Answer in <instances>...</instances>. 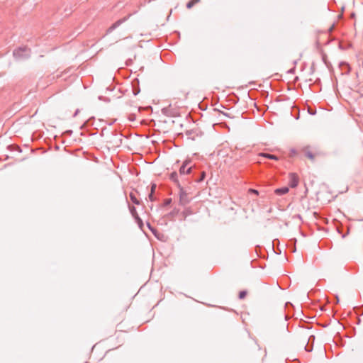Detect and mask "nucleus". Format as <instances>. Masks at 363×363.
Here are the masks:
<instances>
[{"instance_id": "nucleus-24", "label": "nucleus", "mask_w": 363, "mask_h": 363, "mask_svg": "<svg viewBox=\"0 0 363 363\" xmlns=\"http://www.w3.org/2000/svg\"><path fill=\"white\" fill-rule=\"evenodd\" d=\"M311 338H313V340H314V339H315V337H314V336H311V337H309V339H308V341L309 342V341L311 340Z\"/></svg>"}, {"instance_id": "nucleus-15", "label": "nucleus", "mask_w": 363, "mask_h": 363, "mask_svg": "<svg viewBox=\"0 0 363 363\" xmlns=\"http://www.w3.org/2000/svg\"><path fill=\"white\" fill-rule=\"evenodd\" d=\"M137 223L139 225L140 227H142L143 225L142 219L140 218V216H136L135 218H134Z\"/></svg>"}, {"instance_id": "nucleus-5", "label": "nucleus", "mask_w": 363, "mask_h": 363, "mask_svg": "<svg viewBox=\"0 0 363 363\" xmlns=\"http://www.w3.org/2000/svg\"><path fill=\"white\" fill-rule=\"evenodd\" d=\"M130 15L128 16H125L121 19H119L118 21H116L114 23H113L106 30V34L108 33H111L113 30H114L116 28H117L118 27H119L122 23H123L124 22H125L128 18H129Z\"/></svg>"}, {"instance_id": "nucleus-16", "label": "nucleus", "mask_w": 363, "mask_h": 363, "mask_svg": "<svg viewBox=\"0 0 363 363\" xmlns=\"http://www.w3.org/2000/svg\"><path fill=\"white\" fill-rule=\"evenodd\" d=\"M191 213V211H190V210H189V209H186V210H185V211H184L182 212V214H183V216H184V218H186V216H187L188 215H190Z\"/></svg>"}, {"instance_id": "nucleus-12", "label": "nucleus", "mask_w": 363, "mask_h": 363, "mask_svg": "<svg viewBox=\"0 0 363 363\" xmlns=\"http://www.w3.org/2000/svg\"><path fill=\"white\" fill-rule=\"evenodd\" d=\"M200 0H191L186 4L187 9H191L196 4L199 2Z\"/></svg>"}, {"instance_id": "nucleus-6", "label": "nucleus", "mask_w": 363, "mask_h": 363, "mask_svg": "<svg viewBox=\"0 0 363 363\" xmlns=\"http://www.w3.org/2000/svg\"><path fill=\"white\" fill-rule=\"evenodd\" d=\"M289 178V186L291 188L296 187L298 184V181H299L298 175L295 173H290Z\"/></svg>"}, {"instance_id": "nucleus-14", "label": "nucleus", "mask_w": 363, "mask_h": 363, "mask_svg": "<svg viewBox=\"0 0 363 363\" xmlns=\"http://www.w3.org/2000/svg\"><path fill=\"white\" fill-rule=\"evenodd\" d=\"M246 295H247L246 291H240L238 296H239L240 299H243L244 298H245Z\"/></svg>"}, {"instance_id": "nucleus-10", "label": "nucleus", "mask_w": 363, "mask_h": 363, "mask_svg": "<svg viewBox=\"0 0 363 363\" xmlns=\"http://www.w3.org/2000/svg\"><path fill=\"white\" fill-rule=\"evenodd\" d=\"M130 201L135 205L140 204V201L137 199L136 195L134 192H130L129 194Z\"/></svg>"}, {"instance_id": "nucleus-9", "label": "nucleus", "mask_w": 363, "mask_h": 363, "mask_svg": "<svg viewBox=\"0 0 363 363\" xmlns=\"http://www.w3.org/2000/svg\"><path fill=\"white\" fill-rule=\"evenodd\" d=\"M289 191V188L288 187H281V188H278L274 192L277 195H284V194H286V193H288Z\"/></svg>"}, {"instance_id": "nucleus-13", "label": "nucleus", "mask_w": 363, "mask_h": 363, "mask_svg": "<svg viewBox=\"0 0 363 363\" xmlns=\"http://www.w3.org/2000/svg\"><path fill=\"white\" fill-rule=\"evenodd\" d=\"M205 178H206V173H205V172H201L199 178L196 179V182H198V183L201 182H203L205 179Z\"/></svg>"}, {"instance_id": "nucleus-1", "label": "nucleus", "mask_w": 363, "mask_h": 363, "mask_svg": "<svg viewBox=\"0 0 363 363\" xmlns=\"http://www.w3.org/2000/svg\"><path fill=\"white\" fill-rule=\"evenodd\" d=\"M301 151L312 162H313L317 157L325 155V153L322 150H320L318 147L315 146H304L301 149Z\"/></svg>"}, {"instance_id": "nucleus-7", "label": "nucleus", "mask_w": 363, "mask_h": 363, "mask_svg": "<svg viewBox=\"0 0 363 363\" xmlns=\"http://www.w3.org/2000/svg\"><path fill=\"white\" fill-rule=\"evenodd\" d=\"M259 157L267 158L269 160H278L279 158L277 156L269 153L262 152L259 154Z\"/></svg>"}, {"instance_id": "nucleus-2", "label": "nucleus", "mask_w": 363, "mask_h": 363, "mask_svg": "<svg viewBox=\"0 0 363 363\" xmlns=\"http://www.w3.org/2000/svg\"><path fill=\"white\" fill-rule=\"evenodd\" d=\"M13 57L17 60L28 59L30 56V49L27 47H21L13 50Z\"/></svg>"}, {"instance_id": "nucleus-4", "label": "nucleus", "mask_w": 363, "mask_h": 363, "mask_svg": "<svg viewBox=\"0 0 363 363\" xmlns=\"http://www.w3.org/2000/svg\"><path fill=\"white\" fill-rule=\"evenodd\" d=\"M189 164L190 162L186 160L180 167L179 170V174L180 177H183L191 173V167L189 166Z\"/></svg>"}, {"instance_id": "nucleus-22", "label": "nucleus", "mask_w": 363, "mask_h": 363, "mask_svg": "<svg viewBox=\"0 0 363 363\" xmlns=\"http://www.w3.org/2000/svg\"><path fill=\"white\" fill-rule=\"evenodd\" d=\"M155 189H156V184H152V186H151V191H150V192L154 193Z\"/></svg>"}, {"instance_id": "nucleus-21", "label": "nucleus", "mask_w": 363, "mask_h": 363, "mask_svg": "<svg viewBox=\"0 0 363 363\" xmlns=\"http://www.w3.org/2000/svg\"><path fill=\"white\" fill-rule=\"evenodd\" d=\"M172 202V199H167L164 200V204L165 206H167V205H169Z\"/></svg>"}, {"instance_id": "nucleus-3", "label": "nucleus", "mask_w": 363, "mask_h": 363, "mask_svg": "<svg viewBox=\"0 0 363 363\" xmlns=\"http://www.w3.org/2000/svg\"><path fill=\"white\" fill-rule=\"evenodd\" d=\"M178 188L179 189V203L182 206H184L189 202L188 194L181 186V184H179Z\"/></svg>"}, {"instance_id": "nucleus-11", "label": "nucleus", "mask_w": 363, "mask_h": 363, "mask_svg": "<svg viewBox=\"0 0 363 363\" xmlns=\"http://www.w3.org/2000/svg\"><path fill=\"white\" fill-rule=\"evenodd\" d=\"M129 210H130V212L132 215V216L135 218L136 216H139L138 213H137V211H136V208H135V206H129Z\"/></svg>"}, {"instance_id": "nucleus-8", "label": "nucleus", "mask_w": 363, "mask_h": 363, "mask_svg": "<svg viewBox=\"0 0 363 363\" xmlns=\"http://www.w3.org/2000/svg\"><path fill=\"white\" fill-rule=\"evenodd\" d=\"M178 173L177 172H173L170 174L169 179L174 182L177 186H179V184H180L179 181L178 179Z\"/></svg>"}, {"instance_id": "nucleus-25", "label": "nucleus", "mask_w": 363, "mask_h": 363, "mask_svg": "<svg viewBox=\"0 0 363 363\" xmlns=\"http://www.w3.org/2000/svg\"><path fill=\"white\" fill-rule=\"evenodd\" d=\"M306 350L308 352H310V351L311 350V349L308 350L306 346Z\"/></svg>"}, {"instance_id": "nucleus-20", "label": "nucleus", "mask_w": 363, "mask_h": 363, "mask_svg": "<svg viewBox=\"0 0 363 363\" xmlns=\"http://www.w3.org/2000/svg\"><path fill=\"white\" fill-rule=\"evenodd\" d=\"M249 192L252 193V194H255L256 195L259 194V191L257 190H256V189H249Z\"/></svg>"}, {"instance_id": "nucleus-23", "label": "nucleus", "mask_w": 363, "mask_h": 363, "mask_svg": "<svg viewBox=\"0 0 363 363\" xmlns=\"http://www.w3.org/2000/svg\"><path fill=\"white\" fill-rule=\"evenodd\" d=\"M298 151L296 149L291 150V155H296L297 154Z\"/></svg>"}, {"instance_id": "nucleus-17", "label": "nucleus", "mask_w": 363, "mask_h": 363, "mask_svg": "<svg viewBox=\"0 0 363 363\" xmlns=\"http://www.w3.org/2000/svg\"><path fill=\"white\" fill-rule=\"evenodd\" d=\"M308 112L311 115H315L316 113V110L313 109L312 108H308Z\"/></svg>"}, {"instance_id": "nucleus-19", "label": "nucleus", "mask_w": 363, "mask_h": 363, "mask_svg": "<svg viewBox=\"0 0 363 363\" xmlns=\"http://www.w3.org/2000/svg\"><path fill=\"white\" fill-rule=\"evenodd\" d=\"M148 198H149V199H150L151 201H155V196H154V193L150 192V193L149 194V195H148Z\"/></svg>"}, {"instance_id": "nucleus-18", "label": "nucleus", "mask_w": 363, "mask_h": 363, "mask_svg": "<svg viewBox=\"0 0 363 363\" xmlns=\"http://www.w3.org/2000/svg\"><path fill=\"white\" fill-rule=\"evenodd\" d=\"M193 133H194V130H186V135L189 138H191L192 139H194V137L191 136Z\"/></svg>"}]
</instances>
